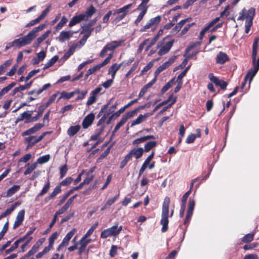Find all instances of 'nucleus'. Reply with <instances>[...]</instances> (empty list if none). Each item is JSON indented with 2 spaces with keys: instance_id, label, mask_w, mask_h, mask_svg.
<instances>
[{
  "instance_id": "1",
  "label": "nucleus",
  "mask_w": 259,
  "mask_h": 259,
  "mask_svg": "<svg viewBox=\"0 0 259 259\" xmlns=\"http://www.w3.org/2000/svg\"><path fill=\"white\" fill-rule=\"evenodd\" d=\"M169 204L170 199L168 197H166L162 204L161 219L160 220V224L162 226L161 228L162 232H165L168 230Z\"/></svg>"
},
{
  "instance_id": "2",
  "label": "nucleus",
  "mask_w": 259,
  "mask_h": 259,
  "mask_svg": "<svg viewBox=\"0 0 259 259\" xmlns=\"http://www.w3.org/2000/svg\"><path fill=\"white\" fill-rule=\"evenodd\" d=\"M255 15V9L253 8H250L248 11L244 8L239 13L238 20H244L246 19L245 26L251 27L252 25V20Z\"/></svg>"
},
{
  "instance_id": "3",
  "label": "nucleus",
  "mask_w": 259,
  "mask_h": 259,
  "mask_svg": "<svg viewBox=\"0 0 259 259\" xmlns=\"http://www.w3.org/2000/svg\"><path fill=\"white\" fill-rule=\"evenodd\" d=\"M122 230L121 226L114 225L110 228L104 230L101 234V237L103 239L108 237L114 236L116 237Z\"/></svg>"
},
{
  "instance_id": "4",
  "label": "nucleus",
  "mask_w": 259,
  "mask_h": 259,
  "mask_svg": "<svg viewBox=\"0 0 259 259\" xmlns=\"http://www.w3.org/2000/svg\"><path fill=\"white\" fill-rule=\"evenodd\" d=\"M122 43L123 41L120 40L112 41L107 44L100 52V56L101 57H103L106 55L108 51L113 52L115 49L121 46Z\"/></svg>"
},
{
  "instance_id": "5",
  "label": "nucleus",
  "mask_w": 259,
  "mask_h": 259,
  "mask_svg": "<svg viewBox=\"0 0 259 259\" xmlns=\"http://www.w3.org/2000/svg\"><path fill=\"white\" fill-rule=\"evenodd\" d=\"M259 69V58L257 59V64H254L253 65V68L249 69L246 74L244 81L242 83L241 88L243 89L245 87V83L247 80H249V83L250 84L253 79L254 76L257 73Z\"/></svg>"
},
{
  "instance_id": "6",
  "label": "nucleus",
  "mask_w": 259,
  "mask_h": 259,
  "mask_svg": "<svg viewBox=\"0 0 259 259\" xmlns=\"http://www.w3.org/2000/svg\"><path fill=\"white\" fill-rule=\"evenodd\" d=\"M32 39L29 36L28 33L24 36V37L16 39L14 40L13 44L14 45V47L19 49L22 47L25 46L26 45H28L31 44L32 41Z\"/></svg>"
},
{
  "instance_id": "7",
  "label": "nucleus",
  "mask_w": 259,
  "mask_h": 259,
  "mask_svg": "<svg viewBox=\"0 0 259 259\" xmlns=\"http://www.w3.org/2000/svg\"><path fill=\"white\" fill-rule=\"evenodd\" d=\"M160 21L161 17L159 16L155 18H151L142 28H141L140 31L142 32L145 31L146 30L150 28L154 30L157 25L160 23Z\"/></svg>"
},
{
  "instance_id": "8",
  "label": "nucleus",
  "mask_w": 259,
  "mask_h": 259,
  "mask_svg": "<svg viewBox=\"0 0 259 259\" xmlns=\"http://www.w3.org/2000/svg\"><path fill=\"white\" fill-rule=\"evenodd\" d=\"M102 90V87H99L93 90L90 94V97L87 101L86 105L90 106L96 102L98 99L97 96L101 92Z\"/></svg>"
},
{
  "instance_id": "9",
  "label": "nucleus",
  "mask_w": 259,
  "mask_h": 259,
  "mask_svg": "<svg viewBox=\"0 0 259 259\" xmlns=\"http://www.w3.org/2000/svg\"><path fill=\"white\" fill-rule=\"evenodd\" d=\"M104 130V127L101 126L99 128L96 130L95 133L91 137V140L97 141L93 147H95L98 144L104 140V138L102 137Z\"/></svg>"
},
{
  "instance_id": "10",
  "label": "nucleus",
  "mask_w": 259,
  "mask_h": 259,
  "mask_svg": "<svg viewBox=\"0 0 259 259\" xmlns=\"http://www.w3.org/2000/svg\"><path fill=\"white\" fill-rule=\"evenodd\" d=\"M176 59V56L172 57L169 58L167 61L161 65L154 72L155 77H156L161 71L168 68L172 63H174Z\"/></svg>"
},
{
  "instance_id": "11",
  "label": "nucleus",
  "mask_w": 259,
  "mask_h": 259,
  "mask_svg": "<svg viewBox=\"0 0 259 259\" xmlns=\"http://www.w3.org/2000/svg\"><path fill=\"white\" fill-rule=\"evenodd\" d=\"M208 78L212 82L214 83L217 86L220 87L222 89L224 90L226 88L227 83L223 80L219 79L212 73L208 74Z\"/></svg>"
},
{
  "instance_id": "12",
  "label": "nucleus",
  "mask_w": 259,
  "mask_h": 259,
  "mask_svg": "<svg viewBox=\"0 0 259 259\" xmlns=\"http://www.w3.org/2000/svg\"><path fill=\"white\" fill-rule=\"evenodd\" d=\"M25 213V212L24 209H22L18 212L15 222L13 224V228L14 229L17 228L22 224L24 220Z\"/></svg>"
},
{
  "instance_id": "13",
  "label": "nucleus",
  "mask_w": 259,
  "mask_h": 259,
  "mask_svg": "<svg viewBox=\"0 0 259 259\" xmlns=\"http://www.w3.org/2000/svg\"><path fill=\"white\" fill-rule=\"evenodd\" d=\"M144 153V149L142 147L135 148L132 149L127 154V156L131 159L134 157L136 159L141 158Z\"/></svg>"
},
{
  "instance_id": "14",
  "label": "nucleus",
  "mask_w": 259,
  "mask_h": 259,
  "mask_svg": "<svg viewBox=\"0 0 259 259\" xmlns=\"http://www.w3.org/2000/svg\"><path fill=\"white\" fill-rule=\"evenodd\" d=\"M147 9L148 7L147 5H145V2H144L143 3H141L139 6L138 9L141 10V12L135 21L136 24H138L142 20L147 11Z\"/></svg>"
},
{
  "instance_id": "15",
  "label": "nucleus",
  "mask_w": 259,
  "mask_h": 259,
  "mask_svg": "<svg viewBox=\"0 0 259 259\" xmlns=\"http://www.w3.org/2000/svg\"><path fill=\"white\" fill-rule=\"evenodd\" d=\"M92 239L85 236H83L79 241L78 244L80 245L78 247V250L79 253H82L86 248V246L88 244L91 242Z\"/></svg>"
},
{
  "instance_id": "16",
  "label": "nucleus",
  "mask_w": 259,
  "mask_h": 259,
  "mask_svg": "<svg viewBox=\"0 0 259 259\" xmlns=\"http://www.w3.org/2000/svg\"><path fill=\"white\" fill-rule=\"evenodd\" d=\"M73 32L71 31H62L60 32L58 39L60 42H64L69 40L73 35Z\"/></svg>"
},
{
  "instance_id": "17",
  "label": "nucleus",
  "mask_w": 259,
  "mask_h": 259,
  "mask_svg": "<svg viewBox=\"0 0 259 259\" xmlns=\"http://www.w3.org/2000/svg\"><path fill=\"white\" fill-rule=\"evenodd\" d=\"M44 126V124L37 123L34 126L24 132L22 135L23 136L30 135L31 134L35 133L36 132L39 131L41 128Z\"/></svg>"
},
{
  "instance_id": "18",
  "label": "nucleus",
  "mask_w": 259,
  "mask_h": 259,
  "mask_svg": "<svg viewBox=\"0 0 259 259\" xmlns=\"http://www.w3.org/2000/svg\"><path fill=\"white\" fill-rule=\"evenodd\" d=\"M95 119V115L93 113H90L85 117L82 121V127L83 128H87L93 123Z\"/></svg>"
},
{
  "instance_id": "19",
  "label": "nucleus",
  "mask_w": 259,
  "mask_h": 259,
  "mask_svg": "<svg viewBox=\"0 0 259 259\" xmlns=\"http://www.w3.org/2000/svg\"><path fill=\"white\" fill-rule=\"evenodd\" d=\"M152 113H147L144 115L140 114L132 122L131 126H134L136 125L140 124L144 122L148 117L152 115Z\"/></svg>"
},
{
  "instance_id": "20",
  "label": "nucleus",
  "mask_w": 259,
  "mask_h": 259,
  "mask_svg": "<svg viewBox=\"0 0 259 259\" xmlns=\"http://www.w3.org/2000/svg\"><path fill=\"white\" fill-rule=\"evenodd\" d=\"M174 43V40H170L167 42L164 45L161 47L159 50L158 54L159 55H163L169 52L172 47Z\"/></svg>"
},
{
  "instance_id": "21",
  "label": "nucleus",
  "mask_w": 259,
  "mask_h": 259,
  "mask_svg": "<svg viewBox=\"0 0 259 259\" xmlns=\"http://www.w3.org/2000/svg\"><path fill=\"white\" fill-rule=\"evenodd\" d=\"M229 60L228 55L222 52H220L217 55L215 58L217 64H223Z\"/></svg>"
},
{
  "instance_id": "22",
  "label": "nucleus",
  "mask_w": 259,
  "mask_h": 259,
  "mask_svg": "<svg viewBox=\"0 0 259 259\" xmlns=\"http://www.w3.org/2000/svg\"><path fill=\"white\" fill-rule=\"evenodd\" d=\"M51 33V30H47L43 34L38 37L36 39V40L34 42L33 44V47H38L40 44L49 36Z\"/></svg>"
},
{
  "instance_id": "23",
  "label": "nucleus",
  "mask_w": 259,
  "mask_h": 259,
  "mask_svg": "<svg viewBox=\"0 0 259 259\" xmlns=\"http://www.w3.org/2000/svg\"><path fill=\"white\" fill-rule=\"evenodd\" d=\"M121 65L122 63L113 64L109 68L108 74H110L112 78H114L117 71L120 68Z\"/></svg>"
},
{
  "instance_id": "24",
  "label": "nucleus",
  "mask_w": 259,
  "mask_h": 259,
  "mask_svg": "<svg viewBox=\"0 0 259 259\" xmlns=\"http://www.w3.org/2000/svg\"><path fill=\"white\" fill-rule=\"evenodd\" d=\"M96 12V9L93 6H91L89 7L84 13L81 14L83 16L84 20H87L89 18H91Z\"/></svg>"
},
{
  "instance_id": "25",
  "label": "nucleus",
  "mask_w": 259,
  "mask_h": 259,
  "mask_svg": "<svg viewBox=\"0 0 259 259\" xmlns=\"http://www.w3.org/2000/svg\"><path fill=\"white\" fill-rule=\"evenodd\" d=\"M45 27V24H41L38 26L34 28L28 33V34L32 40H33L37 36L38 32L43 30Z\"/></svg>"
},
{
  "instance_id": "26",
  "label": "nucleus",
  "mask_w": 259,
  "mask_h": 259,
  "mask_svg": "<svg viewBox=\"0 0 259 259\" xmlns=\"http://www.w3.org/2000/svg\"><path fill=\"white\" fill-rule=\"evenodd\" d=\"M61 191L60 185L57 186L53 191L45 199L46 202H48L51 199H53L57 194L60 193Z\"/></svg>"
},
{
  "instance_id": "27",
  "label": "nucleus",
  "mask_w": 259,
  "mask_h": 259,
  "mask_svg": "<svg viewBox=\"0 0 259 259\" xmlns=\"http://www.w3.org/2000/svg\"><path fill=\"white\" fill-rule=\"evenodd\" d=\"M132 4H128L123 7L122 8L115 10L113 12V14L116 15L118 14L122 13V14H124V15H127L129 12L128 10L132 7Z\"/></svg>"
},
{
  "instance_id": "28",
  "label": "nucleus",
  "mask_w": 259,
  "mask_h": 259,
  "mask_svg": "<svg viewBox=\"0 0 259 259\" xmlns=\"http://www.w3.org/2000/svg\"><path fill=\"white\" fill-rule=\"evenodd\" d=\"M155 139V138L154 136L148 135V136H144V137H141L140 138H138V139L135 140L134 141H133V144L134 145H137V144H139L141 143L144 142L148 140Z\"/></svg>"
},
{
  "instance_id": "29",
  "label": "nucleus",
  "mask_w": 259,
  "mask_h": 259,
  "mask_svg": "<svg viewBox=\"0 0 259 259\" xmlns=\"http://www.w3.org/2000/svg\"><path fill=\"white\" fill-rule=\"evenodd\" d=\"M258 38H256L252 46V61H253V65H254V64H257V60L256 61V56L257 53V45L258 42Z\"/></svg>"
},
{
  "instance_id": "30",
  "label": "nucleus",
  "mask_w": 259,
  "mask_h": 259,
  "mask_svg": "<svg viewBox=\"0 0 259 259\" xmlns=\"http://www.w3.org/2000/svg\"><path fill=\"white\" fill-rule=\"evenodd\" d=\"M36 140H37V136H29L26 138L25 142L28 144L27 149L31 148L36 144L37 142H35Z\"/></svg>"
},
{
  "instance_id": "31",
  "label": "nucleus",
  "mask_w": 259,
  "mask_h": 259,
  "mask_svg": "<svg viewBox=\"0 0 259 259\" xmlns=\"http://www.w3.org/2000/svg\"><path fill=\"white\" fill-rule=\"evenodd\" d=\"M77 45H72L68 50V51L64 54L63 57L61 58V60H67L71 55H72L73 53L75 52L76 49H78L77 48Z\"/></svg>"
},
{
  "instance_id": "32",
  "label": "nucleus",
  "mask_w": 259,
  "mask_h": 259,
  "mask_svg": "<svg viewBox=\"0 0 259 259\" xmlns=\"http://www.w3.org/2000/svg\"><path fill=\"white\" fill-rule=\"evenodd\" d=\"M80 129L79 125L71 126L67 130V134L70 136H73L75 135Z\"/></svg>"
},
{
  "instance_id": "33",
  "label": "nucleus",
  "mask_w": 259,
  "mask_h": 259,
  "mask_svg": "<svg viewBox=\"0 0 259 259\" xmlns=\"http://www.w3.org/2000/svg\"><path fill=\"white\" fill-rule=\"evenodd\" d=\"M15 85L16 83L15 82H12L8 86L2 89L0 91V99H1L5 95L7 94Z\"/></svg>"
},
{
  "instance_id": "34",
  "label": "nucleus",
  "mask_w": 259,
  "mask_h": 259,
  "mask_svg": "<svg viewBox=\"0 0 259 259\" xmlns=\"http://www.w3.org/2000/svg\"><path fill=\"white\" fill-rule=\"evenodd\" d=\"M157 41V37L152 38H148L145 40V51H148L149 49L153 46Z\"/></svg>"
},
{
  "instance_id": "35",
  "label": "nucleus",
  "mask_w": 259,
  "mask_h": 259,
  "mask_svg": "<svg viewBox=\"0 0 259 259\" xmlns=\"http://www.w3.org/2000/svg\"><path fill=\"white\" fill-rule=\"evenodd\" d=\"M25 166L26 167V169L24 174L26 176L30 174L36 168L37 163H27Z\"/></svg>"
},
{
  "instance_id": "36",
  "label": "nucleus",
  "mask_w": 259,
  "mask_h": 259,
  "mask_svg": "<svg viewBox=\"0 0 259 259\" xmlns=\"http://www.w3.org/2000/svg\"><path fill=\"white\" fill-rule=\"evenodd\" d=\"M82 17H83V16H81L80 14L73 17L70 20L69 26L70 27L73 26L80 21H83L84 20Z\"/></svg>"
},
{
  "instance_id": "37",
  "label": "nucleus",
  "mask_w": 259,
  "mask_h": 259,
  "mask_svg": "<svg viewBox=\"0 0 259 259\" xmlns=\"http://www.w3.org/2000/svg\"><path fill=\"white\" fill-rule=\"evenodd\" d=\"M19 185H14L13 187L10 188L7 192L6 196L9 197L13 195L16 192L18 191L20 189Z\"/></svg>"
},
{
  "instance_id": "38",
  "label": "nucleus",
  "mask_w": 259,
  "mask_h": 259,
  "mask_svg": "<svg viewBox=\"0 0 259 259\" xmlns=\"http://www.w3.org/2000/svg\"><path fill=\"white\" fill-rule=\"evenodd\" d=\"M157 145V142L154 141L147 142L144 146V152H148Z\"/></svg>"
},
{
  "instance_id": "39",
  "label": "nucleus",
  "mask_w": 259,
  "mask_h": 259,
  "mask_svg": "<svg viewBox=\"0 0 259 259\" xmlns=\"http://www.w3.org/2000/svg\"><path fill=\"white\" fill-rule=\"evenodd\" d=\"M93 30V28L90 25H85L82 27L81 34H83L85 37H89Z\"/></svg>"
},
{
  "instance_id": "40",
  "label": "nucleus",
  "mask_w": 259,
  "mask_h": 259,
  "mask_svg": "<svg viewBox=\"0 0 259 259\" xmlns=\"http://www.w3.org/2000/svg\"><path fill=\"white\" fill-rule=\"evenodd\" d=\"M198 180V178H196V179H194L193 180H192L191 181V186H190V189L182 197V201H183V202H186L187 201V200L189 197V196L190 195L191 192V190L192 189V187L194 184V183L197 181Z\"/></svg>"
},
{
  "instance_id": "41",
  "label": "nucleus",
  "mask_w": 259,
  "mask_h": 259,
  "mask_svg": "<svg viewBox=\"0 0 259 259\" xmlns=\"http://www.w3.org/2000/svg\"><path fill=\"white\" fill-rule=\"evenodd\" d=\"M32 115V113L30 112H24L22 113L20 117L17 119L16 122L23 120L24 119H26L27 122H29L28 120L30 119V117Z\"/></svg>"
},
{
  "instance_id": "42",
  "label": "nucleus",
  "mask_w": 259,
  "mask_h": 259,
  "mask_svg": "<svg viewBox=\"0 0 259 259\" xmlns=\"http://www.w3.org/2000/svg\"><path fill=\"white\" fill-rule=\"evenodd\" d=\"M59 59V57L57 55L54 56L53 58H52L47 63L45 64L44 69H46L51 66H52L53 65H54Z\"/></svg>"
},
{
  "instance_id": "43",
  "label": "nucleus",
  "mask_w": 259,
  "mask_h": 259,
  "mask_svg": "<svg viewBox=\"0 0 259 259\" xmlns=\"http://www.w3.org/2000/svg\"><path fill=\"white\" fill-rule=\"evenodd\" d=\"M126 109V108H125V106H123L122 108H120L119 110H118L117 112H116L115 113H114L113 114H112L110 117H109V119L108 120V121H107V123H109L110 121L112 119V118H117L118 117V116H120V115L123 113L125 110Z\"/></svg>"
},
{
  "instance_id": "44",
  "label": "nucleus",
  "mask_w": 259,
  "mask_h": 259,
  "mask_svg": "<svg viewBox=\"0 0 259 259\" xmlns=\"http://www.w3.org/2000/svg\"><path fill=\"white\" fill-rule=\"evenodd\" d=\"M184 24L183 22L180 21L178 24H176L175 27L171 31V34L172 35L176 34L178 32L180 31L182 27Z\"/></svg>"
},
{
  "instance_id": "45",
  "label": "nucleus",
  "mask_w": 259,
  "mask_h": 259,
  "mask_svg": "<svg viewBox=\"0 0 259 259\" xmlns=\"http://www.w3.org/2000/svg\"><path fill=\"white\" fill-rule=\"evenodd\" d=\"M158 60V59H154L149 62V63L146 66H145L142 70L140 74L144 75V74H145L153 66L154 62Z\"/></svg>"
},
{
  "instance_id": "46",
  "label": "nucleus",
  "mask_w": 259,
  "mask_h": 259,
  "mask_svg": "<svg viewBox=\"0 0 259 259\" xmlns=\"http://www.w3.org/2000/svg\"><path fill=\"white\" fill-rule=\"evenodd\" d=\"M50 158V156L49 154L45 155L39 157L35 163H37V164H43L48 162Z\"/></svg>"
},
{
  "instance_id": "47",
  "label": "nucleus",
  "mask_w": 259,
  "mask_h": 259,
  "mask_svg": "<svg viewBox=\"0 0 259 259\" xmlns=\"http://www.w3.org/2000/svg\"><path fill=\"white\" fill-rule=\"evenodd\" d=\"M101 69L99 65H95L92 68H90L87 72V73L85 75V78H87L89 75L95 73V72Z\"/></svg>"
},
{
  "instance_id": "48",
  "label": "nucleus",
  "mask_w": 259,
  "mask_h": 259,
  "mask_svg": "<svg viewBox=\"0 0 259 259\" xmlns=\"http://www.w3.org/2000/svg\"><path fill=\"white\" fill-rule=\"evenodd\" d=\"M34 230H35V228H33V229L30 230L26 233V234L24 237H23L20 239H22V241H23L25 240H27V242H30V241L32 239V237H31V235L33 233Z\"/></svg>"
},
{
  "instance_id": "49",
  "label": "nucleus",
  "mask_w": 259,
  "mask_h": 259,
  "mask_svg": "<svg viewBox=\"0 0 259 259\" xmlns=\"http://www.w3.org/2000/svg\"><path fill=\"white\" fill-rule=\"evenodd\" d=\"M50 188V182L48 181L46 185L44 186V187L42 188L41 191L39 192V193L38 194L37 196H42L44 195L46 193H47L49 189Z\"/></svg>"
},
{
  "instance_id": "50",
  "label": "nucleus",
  "mask_w": 259,
  "mask_h": 259,
  "mask_svg": "<svg viewBox=\"0 0 259 259\" xmlns=\"http://www.w3.org/2000/svg\"><path fill=\"white\" fill-rule=\"evenodd\" d=\"M70 240V239H69L68 238H67V237H66L65 236L64 238H63L62 242L61 243V244L58 246V247L57 248V250L58 251H60L63 248L67 246L68 245Z\"/></svg>"
},
{
  "instance_id": "51",
  "label": "nucleus",
  "mask_w": 259,
  "mask_h": 259,
  "mask_svg": "<svg viewBox=\"0 0 259 259\" xmlns=\"http://www.w3.org/2000/svg\"><path fill=\"white\" fill-rule=\"evenodd\" d=\"M70 240V239H69L68 238H67V237H66L65 236L64 238H63L62 242L61 243V244L58 246V247L57 248V250L58 251H60L63 248L67 246L68 245Z\"/></svg>"
},
{
  "instance_id": "52",
  "label": "nucleus",
  "mask_w": 259,
  "mask_h": 259,
  "mask_svg": "<svg viewBox=\"0 0 259 259\" xmlns=\"http://www.w3.org/2000/svg\"><path fill=\"white\" fill-rule=\"evenodd\" d=\"M254 235V233L247 234L242 238V241L244 243L250 242L253 240Z\"/></svg>"
},
{
  "instance_id": "53",
  "label": "nucleus",
  "mask_w": 259,
  "mask_h": 259,
  "mask_svg": "<svg viewBox=\"0 0 259 259\" xmlns=\"http://www.w3.org/2000/svg\"><path fill=\"white\" fill-rule=\"evenodd\" d=\"M22 242V239H19L16 240L14 242V243L12 245V246L9 249H7L6 251V253H9L10 252L14 251L15 249H16L18 247L19 244Z\"/></svg>"
},
{
  "instance_id": "54",
  "label": "nucleus",
  "mask_w": 259,
  "mask_h": 259,
  "mask_svg": "<svg viewBox=\"0 0 259 259\" xmlns=\"http://www.w3.org/2000/svg\"><path fill=\"white\" fill-rule=\"evenodd\" d=\"M98 225V223H96L95 224H94L87 231V232L85 234V235L83 236H85V237L89 238L93 233L94 230L96 229Z\"/></svg>"
},
{
  "instance_id": "55",
  "label": "nucleus",
  "mask_w": 259,
  "mask_h": 259,
  "mask_svg": "<svg viewBox=\"0 0 259 259\" xmlns=\"http://www.w3.org/2000/svg\"><path fill=\"white\" fill-rule=\"evenodd\" d=\"M12 63V60H8L0 66V68L2 69L3 72H5L7 68L11 65Z\"/></svg>"
},
{
  "instance_id": "56",
  "label": "nucleus",
  "mask_w": 259,
  "mask_h": 259,
  "mask_svg": "<svg viewBox=\"0 0 259 259\" xmlns=\"http://www.w3.org/2000/svg\"><path fill=\"white\" fill-rule=\"evenodd\" d=\"M175 81V78H172L169 81H168L161 89V92L162 93L166 92L173 84Z\"/></svg>"
},
{
  "instance_id": "57",
  "label": "nucleus",
  "mask_w": 259,
  "mask_h": 259,
  "mask_svg": "<svg viewBox=\"0 0 259 259\" xmlns=\"http://www.w3.org/2000/svg\"><path fill=\"white\" fill-rule=\"evenodd\" d=\"M58 236V233L57 232H55L53 233L51 236L49 238V245L50 246H53L54 241L57 239Z\"/></svg>"
},
{
  "instance_id": "58",
  "label": "nucleus",
  "mask_w": 259,
  "mask_h": 259,
  "mask_svg": "<svg viewBox=\"0 0 259 259\" xmlns=\"http://www.w3.org/2000/svg\"><path fill=\"white\" fill-rule=\"evenodd\" d=\"M137 111V110L136 109L131 112L126 113L124 116L122 117V118H123V119H124L125 121H126L128 119L131 118V117L134 116V115L136 113Z\"/></svg>"
},
{
  "instance_id": "59",
  "label": "nucleus",
  "mask_w": 259,
  "mask_h": 259,
  "mask_svg": "<svg viewBox=\"0 0 259 259\" xmlns=\"http://www.w3.org/2000/svg\"><path fill=\"white\" fill-rule=\"evenodd\" d=\"M67 21V19L63 16L61 19L60 22L57 24L56 26V29L57 30H60L61 29L62 27L66 23Z\"/></svg>"
},
{
  "instance_id": "60",
  "label": "nucleus",
  "mask_w": 259,
  "mask_h": 259,
  "mask_svg": "<svg viewBox=\"0 0 259 259\" xmlns=\"http://www.w3.org/2000/svg\"><path fill=\"white\" fill-rule=\"evenodd\" d=\"M67 170L68 168L66 164L62 165L60 167V174L61 179H62L65 176Z\"/></svg>"
},
{
  "instance_id": "61",
  "label": "nucleus",
  "mask_w": 259,
  "mask_h": 259,
  "mask_svg": "<svg viewBox=\"0 0 259 259\" xmlns=\"http://www.w3.org/2000/svg\"><path fill=\"white\" fill-rule=\"evenodd\" d=\"M40 69H37L33 70L29 72L27 76L25 77V81H27L28 80H29L32 77L35 75L36 73H38Z\"/></svg>"
},
{
  "instance_id": "62",
  "label": "nucleus",
  "mask_w": 259,
  "mask_h": 259,
  "mask_svg": "<svg viewBox=\"0 0 259 259\" xmlns=\"http://www.w3.org/2000/svg\"><path fill=\"white\" fill-rule=\"evenodd\" d=\"M50 6L48 7V8L42 12L41 15L37 18L39 21L42 20L48 15L50 11Z\"/></svg>"
},
{
  "instance_id": "63",
  "label": "nucleus",
  "mask_w": 259,
  "mask_h": 259,
  "mask_svg": "<svg viewBox=\"0 0 259 259\" xmlns=\"http://www.w3.org/2000/svg\"><path fill=\"white\" fill-rule=\"evenodd\" d=\"M125 122L126 121L124 120V119L121 118L120 121L115 125V128L113 131V134L116 133Z\"/></svg>"
},
{
  "instance_id": "64",
  "label": "nucleus",
  "mask_w": 259,
  "mask_h": 259,
  "mask_svg": "<svg viewBox=\"0 0 259 259\" xmlns=\"http://www.w3.org/2000/svg\"><path fill=\"white\" fill-rule=\"evenodd\" d=\"M32 158V155L30 153L25 154L24 156L21 157L18 161L19 162H27Z\"/></svg>"
}]
</instances>
